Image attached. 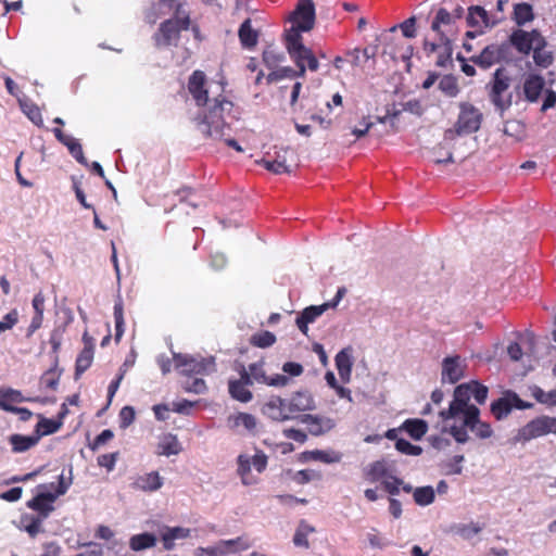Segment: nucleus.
Masks as SVG:
<instances>
[{"mask_svg":"<svg viewBox=\"0 0 556 556\" xmlns=\"http://www.w3.org/2000/svg\"><path fill=\"white\" fill-rule=\"evenodd\" d=\"M188 88L197 104L205 106L199 122L201 132L215 140L223 139L226 130H229L226 118L232 111V103L222 94L223 85L218 81L206 83L204 74L195 71Z\"/></svg>","mask_w":556,"mask_h":556,"instance_id":"nucleus-1","label":"nucleus"},{"mask_svg":"<svg viewBox=\"0 0 556 556\" xmlns=\"http://www.w3.org/2000/svg\"><path fill=\"white\" fill-rule=\"evenodd\" d=\"M486 396L488 388L478 381L457 386L448 407L439 413L443 431L450 433L456 442L466 443L469 440L468 428L480 416L476 404H483Z\"/></svg>","mask_w":556,"mask_h":556,"instance_id":"nucleus-2","label":"nucleus"},{"mask_svg":"<svg viewBox=\"0 0 556 556\" xmlns=\"http://www.w3.org/2000/svg\"><path fill=\"white\" fill-rule=\"evenodd\" d=\"M71 484L72 478H65L61 473L56 486L54 483L39 485L37 495L28 503V506L39 511L46 518L54 509L53 502L59 496L64 495Z\"/></svg>","mask_w":556,"mask_h":556,"instance_id":"nucleus-3","label":"nucleus"},{"mask_svg":"<svg viewBox=\"0 0 556 556\" xmlns=\"http://www.w3.org/2000/svg\"><path fill=\"white\" fill-rule=\"evenodd\" d=\"M268 457L261 450H255V453L252 455L249 453H241L237 457L236 470L241 483L245 486L257 484L260 479L252 472V469L257 473H262L266 469Z\"/></svg>","mask_w":556,"mask_h":556,"instance_id":"nucleus-4","label":"nucleus"},{"mask_svg":"<svg viewBox=\"0 0 556 556\" xmlns=\"http://www.w3.org/2000/svg\"><path fill=\"white\" fill-rule=\"evenodd\" d=\"M286 48L295 65L307 64L308 70L313 72L318 70L319 63L317 59L312 50L303 45L302 36L298 31L287 30Z\"/></svg>","mask_w":556,"mask_h":556,"instance_id":"nucleus-5","label":"nucleus"},{"mask_svg":"<svg viewBox=\"0 0 556 556\" xmlns=\"http://www.w3.org/2000/svg\"><path fill=\"white\" fill-rule=\"evenodd\" d=\"M482 122V113L469 103L459 104L458 119L453 129L445 132L447 139H453L454 135H469L479 130Z\"/></svg>","mask_w":556,"mask_h":556,"instance_id":"nucleus-6","label":"nucleus"},{"mask_svg":"<svg viewBox=\"0 0 556 556\" xmlns=\"http://www.w3.org/2000/svg\"><path fill=\"white\" fill-rule=\"evenodd\" d=\"M554 433L556 434V417L541 416L523 426L514 441L516 443H526L533 439Z\"/></svg>","mask_w":556,"mask_h":556,"instance_id":"nucleus-7","label":"nucleus"},{"mask_svg":"<svg viewBox=\"0 0 556 556\" xmlns=\"http://www.w3.org/2000/svg\"><path fill=\"white\" fill-rule=\"evenodd\" d=\"M345 293L344 288H340L337 291L336 296L332 301L326 302L321 305H312L302 311V313L296 317L295 324L300 331L307 336L308 333V325L314 323L319 316H321L327 309L334 308L342 300Z\"/></svg>","mask_w":556,"mask_h":556,"instance_id":"nucleus-8","label":"nucleus"},{"mask_svg":"<svg viewBox=\"0 0 556 556\" xmlns=\"http://www.w3.org/2000/svg\"><path fill=\"white\" fill-rule=\"evenodd\" d=\"M289 21L292 26L289 30L309 31L315 25V7L312 0H300Z\"/></svg>","mask_w":556,"mask_h":556,"instance_id":"nucleus-9","label":"nucleus"},{"mask_svg":"<svg viewBox=\"0 0 556 556\" xmlns=\"http://www.w3.org/2000/svg\"><path fill=\"white\" fill-rule=\"evenodd\" d=\"M175 367L184 375H206L215 370L214 359L195 358L187 354H174Z\"/></svg>","mask_w":556,"mask_h":556,"instance_id":"nucleus-10","label":"nucleus"},{"mask_svg":"<svg viewBox=\"0 0 556 556\" xmlns=\"http://www.w3.org/2000/svg\"><path fill=\"white\" fill-rule=\"evenodd\" d=\"M509 88V78L498 68L494 73V79L490 92V98L501 114L511 105V94L507 93Z\"/></svg>","mask_w":556,"mask_h":556,"instance_id":"nucleus-11","label":"nucleus"},{"mask_svg":"<svg viewBox=\"0 0 556 556\" xmlns=\"http://www.w3.org/2000/svg\"><path fill=\"white\" fill-rule=\"evenodd\" d=\"M189 26L188 16H179L162 23L159 33L155 35V41L159 47H168L176 43L178 34Z\"/></svg>","mask_w":556,"mask_h":556,"instance_id":"nucleus-12","label":"nucleus"},{"mask_svg":"<svg viewBox=\"0 0 556 556\" xmlns=\"http://www.w3.org/2000/svg\"><path fill=\"white\" fill-rule=\"evenodd\" d=\"M296 161V154L290 148H279L273 159H263L258 163L275 174L290 173L292 164Z\"/></svg>","mask_w":556,"mask_h":556,"instance_id":"nucleus-13","label":"nucleus"},{"mask_svg":"<svg viewBox=\"0 0 556 556\" xmlns=\"http://www.w3.org/2000/svg\"><path fill=\"white\" fill-rule=\"evenodd\" d=\"M289 408L294 414L295 419L301 420V416L307 412L315 410L317 405L314 395L308 390H298L288 396Z\"/></svg>","mask_w":556,"mask_h":556,"instance_id":"nucleus-14","label":"nucleus"},{"mask_svg":"<svg viewBox=\"0 0 556 556\" xmlns=\"http://www.w3.org/2000/svg\"><path fill=\"white\" fill-rule=\"evenodd\" d=\"M500 20V17L490 14L480 5H472L468 9L467 24L468 26L476 28L480 34L485 29L494 27Z\"/></svg>","mask_w":556,"mask_h":556,"instance_id":"nucleus-15","label":"nucleus"},{"mask_svg":"<svg viewBox=\"0 0 556 556\" xmlns=\"http://www.w3.org/2000/svg\"><path fill=\"white\" fill-rule=\"evenodd\" d=\"M247 375L253 382L264 383L270 387H287L290 384L291 379L288 376L277 374L273 377H267L263 368V363H254L249 366Z\"/></svg>","mask_w":556,"mask_h":556,"instance_id":"nucleus-16","label":"nucleus"},{"mask_svg":"<svg viewBox=\"0 0 556 556\" xmlns=\"http://www.w3.org/2000/svg\"><path fill=\"white\" fill-rule=\"evenodd\" d=\"M511 42L522 53H529L531 50L546 45L544 38L536 30H517L511 35Z\"/></svg>","mask_w":556,"mask_h":556,"instance_id":"nucleus-17","label":"nucleus"},{"mask_svg":"<svg viewBox=\"0 0 556 556\" xmlns=\"http://www.w3.org/2000/svg\"><path fill=\"white\" fill-rule=\"evenodd\" d=\"M251 544L243 538L239 536L231 540H220L216 544L210 546L211 556H229L249 549Z\"/></svg>","mask_w":556,"mask_h":556,"instance_id":"nucleus-18","label":"nucleus"},{"mask_svg":"<svg viewBox=\"0 0 556 556\" xmlns=\"http://www.w3.org/2000/svg\"><path fill=\"white\" fill-rule=\"evenodd\" d=\"M530 406L529 404H523L516 393L506 392L503 397L492 403L491 410L497 419H502L506 417L514 407L528 408Z\"/></svg>","mask_w":556,"mask_h":556,"instance_id":"nucleus-19","label":"nucleus"},{"mask_svg":"<svg viewBox=\"0 0 556 556\" xmlns=\"http://www.w3.org/2000/svg\"><path fill=\"white\" fill-rule=\"evenodd\" d=\"M300 421L306 425L308 432L315 437L323 435L336 427L332 418L320 415L304 414Z\"/></svg>","mask_w":556,"mask_h":556,"instance_id":"nucleus-20","label":"nucleus"},{"mask_svg":"<svg viewBox=\"0 0 556 556\" xmlns=\"http://www.w3.org/2000/svg\"><path fill=\"white\" fill-rule=\"evenodd\" d=\"M466 363L458 355L447 356L442 362V381L456 383L464 377Z\"/></svg>","mask_w":556,"mask_h":556,"instance_id":"nucleus-21","label":"nucleus"},{"mask_svg":"<svg viewBox=\"0 0 556 556\" xmlns=\"http://www.w3.org/2000/svg\"><path fill=\"white\" fill-rule=\"evenodd\" d=\"M353 348L345 346L334 357L336 368L338 370L340 379L344 383H349L352 377V368L354 364Z\"/></svg>","mask_w":556,"mask_h":556,"instance_id":"nucleus-22","label":"nucleus"},{"mask_svg":"<svg viewBox=\"0 0 556 556\" xmlns=\"http://www.w3.org/2000/svg\"><path fill=\"white\" fill-rule=\"evenodd\" d=\"M131 486L142 492H155L163 486V478L157 471H150L135 478Z\"/></svg>","mask_w":556,"mask_h":556,"instance_id":"nucleus-23","label":"nucleus"},{"mask_svg":"<svg viewBox=\"0 0 556 556\" xmlns=\"http://www.w3.org/2000/svg\"><path fill=\"white\" fill-rule=\"evenodd\" d=\"M250 384H252V380L247 375V370L243 369L239 380L229 381V393L233 399L247 403L252 400V393L247 388Z\"/></svg>","mask_w":556,"mask_h":556,"instance_id":"nucleus-24","label":"nucleus"},{"mask_svg":"<svg viewBox=\"0 0 556 556\" xmlns=\"http://www.w3.org/2000/svg\"><path fill=\"white\" fill-rule=\"evenodd\" d=\"M181 452V444L177 437L172 433H165L159 438L155 454L160 456L178 455Z\"/></svg>","mask_w":556,"mask_h":556,"instance_id":"nucleus-25","label":"nucleus"},{"mask_svg":"<svg viewBox=\"0 0 556 556\" xmlns=\"http://www.w3.org/2000/svg\"><path fill=\"white\" fill-rule=\"evenodd\" d=\"M190 534V530L182 527H174V528H165L161 532V540L163 542L164 548L169 551L175 547L176 540H182L188 538Z\"/></svg>","mask_w":556,"mask_h":556,"instance_id":"nucleus-26","label":"nucleus"},{"mask_svg":"<svg viewBox=\"0 0 556 556\" xmlns=\"http://www.w3.org/2000/svg\"><path fill=\"white\" fill-rule=\"evenodd\" d=\"M386 47L383 48L382 54L389 55L391 59L395 60L397 56H401L402 59L406 60L409 59L413 54V48L410 46H406L404 51L399 54V48L402 45L399 40H396L394 37H391L390 35L384 36Z\"/></svg>","mask_w":556,"mask_h":556,"instance_id":"nucleus-27","label":"nucleus"},{"mask_svg":"<svg viewBox=\"0 0 556 556\" xmlns=\"http://www.w3.org/2000/svg\"><path fill=\"white\" fill-rule=\"evenodd\" d=\"M544 88V79L538 75H530L523 84V92L528 101L535 102Z\"/></svg>","mask_w":556,"mask_h":556,"instance_id":"nucleus-28","label":"nucleus"},{"mask_svg":"<svg viewBox=\"0 0 556 556\" xmlns=\"http://www.w3.org/2000/svg\"><path fill=\"white\" fill-rule=\"evenodd\" d=\"M231 428L240 430L243 429L248 432H252L256 429V418L248 413H239L228 418Z\"/></svg>","mask_w":556,"mask_h":556,"instance_id":"nucleus-29","label":"nucleus"},{"mask_svg":"<svg viewBox=\"0 0 556 556\" xmlns=\"http://www.w3.org/2000/svg\"><path fill=\"white\" fill-rule=\"evenodd\" d=\"M315 528L309 525L307 521L305 520H301L295 529V533L293 535V544L296 546V547H302V548H308L309 547V541H308V538L311 534L315 533Z\"/></svg>","mask_w":556,"mask_h":556,"instance_id":"nucleus-30","label":"nucleus"},{"mask_svg":"<svg viewBox=\"0 0 556 556\" xmlns=\"http://www.w3.org/2000/svg\"><path fill=\"white\" fill-rule=\"evenodd\" d=\"M435 64L440 67H446L452 63L453 47L451 40L445 36L439 37V50Z\"/></svg>","mask_w":556,"mask_h":556,"instance_id":"nucleus-31","label":"nucleus"},{"mask_svg":"<svg viewBox=\"0 0 556 556\" xmlns=\"http://www.w3.org/2000/svg\"><path fill=\"white\" fill-rule=\"evenodd\" d=\"M302 457L304 460H318L325 464H334L341 462V454L334 451H323V450H315V451H308L304 452L302 454Z\"/></svg>","mask_w":556,"mask_h":556,"instance_id":"nucleus-32","label":"nucleus"},{"mask_svg":"<svg viewBox=\"0 0 556 556\" xmlns=\"http://www.w3.org/2000/svg\"><path fill=\"white\" fill-rule=\"evenodd\" d=\"M502 56L501 50L496 46H488L475 59V62L480 66L488 68L500 61Z\"/></svg>","mask_w":556,"mask_h":556,"instance_id":"nucleus-33","label":"nucleus"},{"mask_svg":"<svg viewBox=\"0 0 556 556\" xmlns=\"http://www.w3.org/2000/svg\"><path fill=\"white\" fill-rule=\"evenodd\" d=\"M39 441V435H20L14 434L10 438V443L12 444V448L15 453H23Z\"/></svg>","mask_w":556,"mask_h":556,"instance_id":"nucleus-34","label":"nucleus"},{"mask_svg":"<svg viewBox=\"0 0 556 556\" xmlns=\"http://www.w3.org/2000/svg\"><path fill=\"white\" fill-rule=\"evenodd\" d=\"M239 38L243 47L252 48L257 43V31L251 26V20H245L239 28Z\"/></svg>","mask_w":556,"mask_h":556,"instance_id":"nucleus-35","label":"nucleus"},{"mask_svg":"<svg viewBox=\"0 0 556 556\" xmlns=\"http://www.w3.org/2000/svg\"><path fill=\"white\" fill-rule=\"evenodd\" d=\"M454 23V16L447 10L441 8L438 10L435 17L431 24V29L438 34L439 37L445 35L442 30L443 26H450Z\"/></svg>","mask_w":556,"mask_h":556,"instance_id":"nucleus-36","label":"nucleus"},{"mask_svg":"<svg viewBox=\"0 0 556 556\" xmlns=\"http://www.w3.org/2000/svg\"><path fill=\"white\" fill-rule=\"evenodd\" d=\"M403 429L415 440L421 439L427 430L428 425L421 419H409L403 424Z\"/></svg>","mask_w":556,"mask_h":556,"instance_id":"nucleus-37","label":"nucleus"},{"mask_svg":"<svg viewBox=\"0 0 556 556\" xmlns=\"http://www.w3.org/2000/svg\"><path fill=\"white\" fill-rule=\"evenodd\" d=\"M531 395L541 404L556 406V390L545 391L538 386L530 388Z\"/></svg>","mask_w":556,"mask_h":556,"instance_id":"nucleus-38","label":"nucleus"},{"mask_svg":"<svg viewBox=\"0 0 556 556\" xmlns=\"http://www.w3.org/2000/svg\"><path fill=\"white\" fill-rule=\"evenodd\" d=\"M130 547L134 551H142L156 544V536L151 533H141L130 539Z\"/></svg>","mask_w":556,"mask_h":556,"instance_id":"nucleus-39","label":"nucleus"},{"mask_svg":"<svg viewBox=\"0 0 556 556\" xmlns=\"http://www.w3.org/2000/svg\"><path fill=\"white\" fill-rule=\"evenodd\" d=\"M435 491L432 486H419L414 490V501L419 506H428L433 503Z\"/></svg>","mask_w":556,"mask_h":556,"instance_id":"nucleus-40","label":"nucleus"},{"mask_svg":"<svg viewBox=\"0 0 556 556\" xmlns=\"http://www.w3.org/2000/svg\"><path fill=\"white\" fill-rule=\"evenodd\" d=\"M262 413L273 421L283 422L288 421V415H281L279 406L276 404L274 396H271L262 407Z\"/></svg>","mask_w":556,"mask_h":556,"instance_id":"nucleus-41","label":"nucleus"},{"mask_svg":"<svg viewBox=\"0 0 556 556\" xmlns=\"http://www.w3.org/2000/svg\"><path fill=\"white\" fill-rule=\"evenodd\" d=\"M439 89L450 98H455L459 93L457 79L452 75H445L440 79Z\"/></svg>","mask_w":556,"mask_h":556,"instance_id":"nucleus-42","label":"nucleus"},{"mask_svg":"<svg viewBox=\"0 0 556 556\" xmlns=\"http://www.w3.org/2000/svg\"><path fill=\"white\" fill-rule=\"evenodd\" d=\"M20 106L24 114L37 126L42 125V116L39 108L33 102L26 100H20Z\"/></svg>","mask_w":556,"mask_h":556,"instance_id":"nucleus-43","label":"nucleus"},{"mask_svg":"<svg viewBox=\"0 0 556 556\" xmlns=\"http://www.w3.org/2000/svg\"><path fill=\"white\" fill-rule=\"evenodd\" d=\"M515 21L518 25L531 22L534 17L532 7L528 3H519L515 5Z\"/></svg>","mask_w":556,"mask_h":556,"instance_id":"nucleus-44","label":"nucleus"},{"mask_svg":"<svg viewBox=\"0 0 556 556\" xmlns=\"http://www.w3.org/2000/svg\"><path fill=\"white\" fill-rule=\"evenodd\" d=\"M349 61L353 66H364V64L374 59L375 51H369V49H364L363 51L358 49H354L348 53Z\"/></svg>","mask_w":556,"mask_h":556,"instance_id":"nucleus-45","label":"nucleus"},{"mask_svg":"<svg viewBox=\"0 0 556 556\" xmlns=\"http://www.w3.org/2000/svg\"><path fill=\"white\" fill-rule=\"evenodd\" d=\"M276 342V336L270 331H262L251 337V343L254 346L265 349L271 346Z\"/></svg>","mask_w":556,"mask_h":556,"instance_id":"nucleus-46","label":"nucleus"},{"mask_svg":"<svg viewBox=\"0 0 556 556\" xmlns=\"http://www.w3.org/2000/svg\"><path fill=\"white\" fill-rule=\"evenodd\" d=\"M92 359H93V350L90 349V346L84 348V350L80 352V354L78 355V357L76 359V374L80 375L85 370H87L90 367Z\"/></svg>","mask_w":556,"mask_h":556,"instance_id":"nucleus-47","label":"nucleus"},{"mask_svg":"<svg viewBox=\"0 0 556 556\" xmlns=\"http://www.w3.org/2000/svg\"><path fill=\"white\" fill-rule=\"evenodd\" d=\"M533 60L536 65L546 68L553 63L554 56L551 51L545 49V46H540L533 50Z\"/></svg>","mask_w":556,"mask_h":556,"instance_id":"nucleus-48","label":"nucleus"},{"mask_svg":"<svg viewBox=\"0 0 556 556\" xmlns=\"http://www.w3.org/2000/svg\"><path fill=\"white\" fill-rule=\"evenodd\" d=\"M68 149L70 153L83 165L87 164V160L84 155L81 144L77 139L70 136L67 140L63 143Z\"/></svg>","mask_w":556,"mask_h":556,"instance_id":"nucleus-49","label":"nucleus"},{"mask_svg":"<svg viewBox=\"0 0 556 556\" xmlns=\"http://www.w3.org/2000/svg\"><path fill=\"white\" fill-rule=\"evenodd\" d=\"M285 60V55L276 49L268 47L263 52V61L269 68H275Z\"/></svg>","mask_w":556,"mask_h":556,"instance_id":"nucleus-50","label":"nucleus"},{"mask_svg":"<svg viewBox=\"0 0 556 556\" xmlns=\"http://www.w3.org/2000/svg\"><path fill=\"white\" fill-rule=\"evenodd\" d=\"M473 432L480 439H488L492 435L493 431L489 424L480 420V416L477 420L468 428V432Z\"/></svg>","mask_w":556,"mask_h":556,"instance_id":"nucleus-51","label":"nucleus"},{"mask_svg":"<svg viewBox=\"0 0 556 556\" xmlns=\"http://www.w3.org/2000/svg\"><path fill=\"white\" fill-rule=\"evenodd\" d=\"M366 540L371 548L382 549L390 545V542L376 529H371L366 533Z\"/></svg>","mask_w":556,"mask_h":556,"instance_id":"nucleus-52","label":"nucleus"},{"mask_svg":"<svg viewBox=\"0 0 556 556\" xmlns=\"http://www.w3.org/2000/svg\"><path fill=\"white\" fill-rule=\"evenodd\" d=\"M399 27L402 30L403 36L405 38L416 37V17L415 16L407 18L402 24H400ZM396 29H397V26H393L390 29V33H394Z\"/></svg>","mask_w":556,"mask_h":556,"instance_id":"nucleus-53","label":"nucleus"},{"mask_svg":"<svg viewBox=\"0 0 556 556\" xmlns=\"http://www.w3.org/2000/svg\"><path fill=\"white\" fill-rule=\"evenodd\" d=\"M503 131L509 137L520 139L523 135V125L519 121H509L505 124Z\"/></svg>","mask_w":556,"mask_h":556,"instance_id":"nucleus-54","label":"nucleus"},{"mask_svg":"<svg viewBox=\"0 0 556 556\" xmlns=\"http://www.w3.org/2000/svg\"><path fill=\"white\" fill-rule=\"evenodd\" d=\"M286 77H288V78L295 77V70H293L292 67L286 66V67H281L276 71H273L271 73H269L267 75V81L274 83V81H278Z\"/></svg>","mask_w":556,"mask_h":556,"instance_id":"nucleus-55","label":"nucleus"},{"mask_svg":"<svg viewBox=\"0 0 556 556\" xmlns=\"http://www.w3.org/2000/svg\"><path fill=\"white\" fill-rule=\"evenodd\" d=\"M395 447L397 451H400L403 454L414 455V456L419 455L422 452L420 446L413 445L412 443H409L408 441H406L404 439H399L395 443Z\"/></svg>","mask_w":556,"mask_h":556,"instance_id":"nucleus-56","label":"nucleus"},{"mask_svg":"<svg viewBox=\"0 0 556 556\" xmlns=\"http://www.w3.org/2000/svg\"><path fill=\"white\" fill-rule=\"evenodd\" d=\"M59 428H60L59 422H56L54 420L42 418L37 425V432L40 435H48V434L55 432Z\"/></svg>","mask_w":556,"mask_h":556,"instance_id":"nucleus-57","label":"nucleus"},{"mask_svg":"<svg viewBox=\"0 0 556 556\" xmlns=\"http://www.w3.org/2000/svg\"><path fill=\"white\" fill-rule=\"evenodd\" d=\"M403 484V481L397 479L396 477H393L391 475L384 477L382 480V485L387 492H389L392 495H395L400 491V486Z\"/></svg>","mask_w":556,"mask_h":556,"instance_id":"nucleus-58","label":"nucleus"},{"mask_svg":"<svg viewBox=\"0 0 556 556\" xmlns=\"http://www.w3.org/2000/svg\"><path fill=\"white\" fill-rule=\"evenodd\" d=\"M135 420V409L131 406H125L119 412V425L125 429L129 427Z\"/></svg>","mask_w":556,"mask_h":556,"instance_id":"nucleus-59","label":"nucleus"},{"mask_svg":"<svg viewBox=\"0 0 556 556\" xmlns=\"http://www.w3.org/2000/svg\"><path fill=\"white\" fill-rule=\"evenodd\" d=\"M18 321V312L12 309L0 320V332L11 329Z\"/></svg>","mask_w":556,"mask_h":556,"instance_id":"nucleus-60","label":"nucleus"},{"mask_svg":"<svg viewBox=\"0 0 556 556\" xmlns=\"http://www.w3.org/2000/svg\"><path fill=\"white\" fill-rule=\"evenodd\" d=\"M282 434L287 439L294 440L295 442L299 443H304L307 440V434L304 431L295 428L283 429Z\"/></svg>","mask_w":556,"mask_h":556,"instance_id":"nucleus-61","label":"nucleus"},{"mask_svg":"<svg viewBox=\"0 0 556 556\" xmlns=\"http://www.w3.org/2000/svg\"><path fill=\"white\" fill-rule=\"evenodd\" d=\"M316 478H318V475L314 470L303 469L295 472L293 480L298 483L304 484Z\"/></svg>","mask_w":556,"mask_h":556,"instance_id":"nucleus-62","label":"nucleus"},{"mask_svg":"<svg viewBox=\"0 0 556 556\" xmlns=\"http://www.w3.org/2000/svg\"><path fill=\"white\" fill-rule=\"evenodd\" d=\"M59 383V377L52 370L45 372L41 377V384L49 390H55Z\"/></svg>","mask_w":556,"mask_h":556,"instance_id":"nucleus-63","label":"nucleus"},{"mask_svg":"<svg viewBox=\"0 0 556 556\" xmlns=\"http://www.w3.org/2000/svg\"><path fill=\"white\" fill-rule=\"evenodd\" d=\"M285 376L299 377L303 372V366L299 363L287 362L282 365Z\"/></svg>","mask_w":556,"mask_h":556,"instance_id":"nucleus-64","label":"nucleus"}]
</instances>
